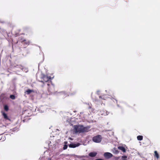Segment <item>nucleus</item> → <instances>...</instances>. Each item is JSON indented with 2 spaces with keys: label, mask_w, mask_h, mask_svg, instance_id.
Here are the masks:
<instances>
[{
  "label": "nucleus",
  "mask_w": 160,
  "mask_h": 160,
  "mask_svg": "<svg viewBox=\"0 0 160 160\" xmlns=\"http://www.w3.org/2000/svg\"><path fill=\"white\" fill-rule=\"evenodd\" d=\"M74 129L75 133L87 132L89 130V128L84 127L82 125H75Z\"/></svg>",
  "instance_id": "f257e3e1"
},
{
  "label": "nucleus",
  "mask_w": 160,
  "mask_h": 160,
  "mask_svg": "<svg viewBox=\"0 0 160 160\" xmlns=\"http://www.w3.org/2000/svg\"><path fill=\"white\" fill-rule=\"evenodd\" d=\"M102 137L100 135H98L93 137L92 141L96 143L100 142L102 140Z\"/></svg>",
  "instance_id": "f03ea898"
},
{
  "label": "nucleus",
  "mask_w": 160,
  "mask_h": 160,
  "mask_svg": "<svg viewBox=\"0 0 160 160\" xmlns=\"http://www.w3.org/2000/svg\"><path fill=\"white\" fill-rule=\"evenodd\" d=\"M72 115L69 113H67L65 114L64 115V119L66 120H71L75 118V117L72 118L71 117Z\"/></svg>",
  "instance_id": "7ed1b4c3"
},
{
  "label": "nucleus",
  "mask_w": 160,
  "mask_h": 160,
  "mask_svg": "<svg viewBox=\"0 0 160 160\" xmlns=\"http://www.w3.org/2000/svg\"><path fill=\"white\" fill-rule=\"evenodd\" d=\"M42 78L43 81L41 80V82H43L44 81L45 82H47L51 80V78L50 76H48L46 75H43L42 77Z\"/></svg>",
  "instance_id": "20e7f679"
},
{
  "label": "nucleus",
  "mask_w": 160,
  "mask_h": 160,
  "mask_svg": "<svg viewBox=\"0 0 160 160\" xmlns=\"http://www.w3.org/2000/svg\"><path fill=\"white\" fill-rule=\"evenodd\" d=\"M103 155L105 158L107 159L110 158L112 156V154L108 152L104 153Z\"/></svg>",
  "instance_id": "39448f33"
},
{
  "label": "nucleus",
  "mask_w": 160,
  "mask_h": 160,
  "mask_svg": "<svg viewBox=\"0 0 160 160\" xmlns=\"http://www.w3.org/2000/svg\"><path fill=\"white\" fill-rule=\"evenodd\" d=\"M21 40V42L23 44H25L26 45H28L29 44V42L28 40L23 39L22 38Z\"/></svg>",
  "instance_id": "423d86ee"
},
{
  "label": "nucleus",
  "mask_w": 160,
  "mask_h": 160,
  "mask_svg": "<svg viewBox=\"0 0 160 160\" xmlns=\"http://www.w3.org/2000/svg\"><path fill=\"white\" fill-rule=\"evenodd\" d=\"M80 145V144L78 143L77 144L74 143H71L69 145V148H75L77 147L78 146Z\"/></svg>",
  "instance_id": "0eeeda50"
},
{
  "label": "nucleus",
  "mask_w": 160,
  "mask_h": 160,
  "mask_svg": "<svg viewBox=\"0 0 160 160\" xmlns=\"http://www.w3.org/2000/svg\"><path fill=\"white\" fill-rule=\"evenodd\" d=\"M6 121H0V127H6V126H8V124L5 123Z\"/></svg>",
  "instance_id": "6e6552de"
},
{
  "label": "nucleus",
  "mask_w": 160,
  "mask_h": 160,
  "mask_svg": "<svg viewBox=\"0 0 160 160\" xmlns=\"http://www.w3.org/2000/svg\"><path fill=\"white\" fill-rule=\"evenodd\" d=\"M118 148L123 152H125L126 151L125 148L123 146H119L118 147Z\"/></svg>",
  "instance_id": "1a4fd4ad"
},
{
  "label": "nucleus",
  "mask_w": 160,
  "mask_h": 160,
  "mask_svg": "<svg viewBox=\"0 0 160 160\" xmlns=\"http://www.w3.org/2000/svg\"><path fill=\"white\" fill-rule=\"evenodd\" d=\"M97 154V153L96 152H91L89 154V155L91 157H95Z\"/></svg>",
  "instance_id": "9d476101"
},
{
  "label": "nucleus",
  "mask_w": 160,
  "mask_h": 160,
  "mask_svg": "<svg viewBox=\"0 0 160 160\" xmlns=\"http://www.w3.org/2000/svg\"><path fill=\"white\" fill-rule=\"evenodd\" d=\"M137 139L139 141H141L143 139V136H142L139 135L137 137Z\"/></svg>",
  "instance_id": "9b49d317"
},
{
  "label": "nucleus",
  "mask_w": 160,
  "mask_h": 160,
  "mask_svg": "<svg viewBox=\"0 0 160 160\" xmlns=\"http://www.w3.org/2000/svg\"><path fill=\"white\" fill-rule=\"evenodd\" d=\"M33 90L28 89L26 91V92L27 93V94H30L31 93L33 92Z\"/></svg>",
  "instance_id": "f8f14e48"
},
{
  "label": "nucleus",
  "mask_w": 160,
  "mask_h": 160,
  "mask_svg": "<svg viewBox=\"0 0 160 160\" xmlns=\"http://www.w3.org/2000/svg\"><path fill=\"white\" fill-rule=\"evenodd\" d=\"M67 142H64V143L65 144V145H64V146L63 147V149L64 150L66 149L67 148H68V145H67Z\"/></svg>",
  "instance_id": "ddd939ff"
},
{
  "label": "nucleus",
  "mask_w": 160,
  "mask_h": 160,
  "mask_svg": "<svg viewBox=\"0 0 160 160\" xmlns=\"http://www.w3.org/2000/svg\"><path fill=\"white\" fill-rule=\"evenodd\" d=\"M154 154L155 156L156 157L157 159H158L159 158V155L157 151H154Z\"/></svg>",
  "instance_id": "4468645a"
},
{
  "label": "nucleus",
  "mask_w": 160,
  "mask_h": 160,
  "mask_svg": "<svg viewBox=\"0 0 160 160\" xmlns=\"http://www.w3.org/2000/svg\"><path fill=\"white\" fill-rule=\"evenodd\" d=\"M127 158V156H122L121 157V158L122 159V160H127L126 159Z\"/></svg>",
  "instance_id": "2eb2a0df"
},
{
  "label": "nucleus",
  "mask_w": 160,
  "mask_h": 160,
  "mask_svg": "<svg viewBox=\"0 0 160 160\" xmlns=\"http://www.w3.org/2000/svg\"><path fill=\"white\" fill-rule=\"evenodd\" d=\"M3 116L4 118L5 119H8V116H7V115L5 113H3Z\"/></svg>",
  "instance_id": "dca6fc26"
},
{
  "label": "nucleus",
  "mask_w": 160,
  "mask_h": 160,
  "mask_svg": "<svg viewBox=\"0 0 160 160\" xmlns=\"http://www.w3.org/2000/svg\"><path fill=\"white\" fill-rule=\"evenodd\" d=\"M4 109L6 111H7L8 110V107L7 105H5L4 106Z\"/></svg>",
  "instance_id": "f3484780"
},
{
  "label": "nucleus",
  "mask_w": 160,
  "mask_h": 160,
  "mask_svg": "<svg viewBox=\"0 0 160 160\" xmlns=\"http://www.w3.org/2000/svg\"><path fill=\"white\" fill-rule=\"evenodd\" d=\"M10 98L12 99H14L15 98V96L13 95H10Z\"/></svg>",
  "instance_id": "a211bd4d"
},
{
  "label": "nucleus",
  "mask_w": 160,
  "mask_h": 160,
  "mask_svg": "<svg viewBox=\"0 0 160 160\" xmlns=\"http://www.w3.org/2000/svg\"><path fill=\"white\" fill-rule=\"evenodd\" d=\"M18 128H15L13 129V131L14 132L17 131L18 130Z\"/></svg>",
  "instance_id": "6ab92c4d"
},
{
  "label": "nucleus",
  "mask_w": 160,
  "mask_h": 160,
  "mask_svg": "<svg viewBox=\"0 0 160 160\" xmlns=\"http://www.w3.org/2000/svg\"><path fill=\"white\" fill-rule=\"evenodd\" d=\"M14 67H19V68H20L21 67H22V66H21V65H17L16 66H14Z\"/></svg>",
  "instance_id": "aec40b11"
},
{
  "label": "nucleus",
  "mask_w": 160,
  "mask_h": 160,
  "mask_svg": "<svg viewBox=\"0 0 160 160\" xmlns=\"http://www.w3.org/2000/svg\"><path fill=\"white\" fill-rule=\"evenodd\" d=\"M19 35V34L18 33H16L15 35V37H17Z\"/></svg>",
  "instance_id": "412c9836"
},
{
  "label": "nucleus",
  "mask_w": 160,
  "mask_h": 160,
  "mask_svg": "<svg viewBox=\"0 0 160 160\" xmlns=\"http://www.w3.org/2000/svg\"><path fill=\"white\" fill-rule=\"evenodd\" d=\"M5 94L4 93H2L1 95V97H4Z\"/></svg>",
  "instance_id": "4be33fe9"
},
{
  "label": "nucleus",
  "mask_w": 160,
  "mask_h": 160,
  "mask_svg": "<svg viewBox=\"0 0 160 160\" xmlns=\"http://www.w3.org/2000/svg\"><path fill=\"white\" fill-rule=\"evenodd\" d=\"M2 139H3V141L5 139V137L4 136Z\"/></svg>",
  "instance_id": "5701e85b"
},
{
  "label": "nucleus",
  "mask_w": 160,
  "mask_h": 160,
  "mask_svg": "<svg viewBox=\"0 0 160 160\" xmlns=\"http://www.w3.org/2000/svg\"><path fill=\"white\" fill-rule=\"evenodd\" d=\"M115 153H118V150L115 151Z\"/></svg>",
  "instance_id": "b1692460"
},
{
  "label": "nucleus",
  "mask_w": 160,
  "mask_h": 160,
  "mask_svg": "<svg viewBox=\"0 0 160 160\" xmlns=\"http://www.w3.org/2000/svg\"><path fill=\"white\" fill-rule=\"evenodd\" d=\"M48 160H51V159L50 158H48Z\"/></svg>",
  "instance_id": "393cba45"
},
{
  "label": "nucleus",
  "mask_w": 160,
  "mask_h": 160,
  "mask_svg": "<svg viewBox=\"0 0 160 160\" xmlns=\"http://www.w3.org/2000/svg\"><path fill=\"white\" fill-rule=\"evenodd\" d=\"M113 133H113V132H111V134H112V135H113Z\"/></svg>",
  "instance_id": "a878e982"
},
{
  "label": "nucleus",
  "mask_w": 160,
  "mask_h": 160,
  "mask_svg": "<svg viewBox=\"0 0 160 160\" xmlns=\"http://www.w3.org/2000/svg\"><path fill=\"white\" fill-rule=\"evenodd\" d=\"M4 133V132H3L2 133H0V134L1 135V134H3V133Z\"/></svg>",
  "instance_id": "bb28decb"
},
{
  "label": "nucleus",
  "mask_w": 160,
  "mask_h": 160,
  "mask_svg": "<svg viewBox=\"0 0 160 160\" xmlns=\"http://www.w3.org/2000/svg\"><path fill=\"white\" fill-rule=\"evenodd\" d=\"M10 121L12 123V121Z\"/></svg>",
  "instance_id": "cd10ccee"
},
{
  "label": "nucleus",
  "mask_w": 160,
  "mask_h": 160,
  "mask_svg": "<svg viewBox=\"0 0 160 160\" xmlns=\"http://www.w3.org/2000/svg\"><path fill=\"white\" fill-rule=\"evenodd\" d=\"M23 121V122H25V121L23 120V121Z\"/></svg>",
  "instance_id": "c85d7f7f"
},
{
  "label": "nucleus",
  "mask_w": 160,
  "mask_h": 160,
  "mask_svg": "<svg viewBox=\"0 0 160 160\" xmlns=\"http://www.w3.org/2000/svg\"><path fill=\"white\" fill-rule=\"evenodd\" d=\"M76 93V92H73V94H75Z\"/></svg>",
  "instance_id": "c756f323"
}]
</instances>
